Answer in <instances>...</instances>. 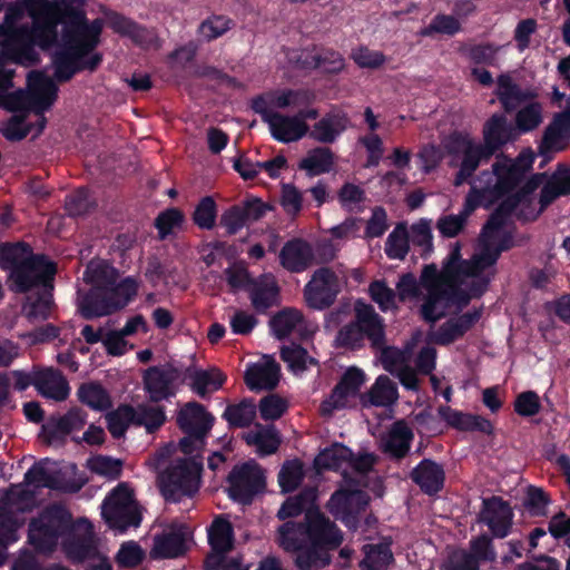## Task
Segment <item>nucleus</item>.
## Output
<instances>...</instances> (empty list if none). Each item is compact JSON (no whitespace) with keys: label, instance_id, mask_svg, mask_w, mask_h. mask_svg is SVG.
<instances>
[{"label":"nucleus","instance_id":"dca6fc26","mask_svg":"<svg viewBox=\"0 0 570 570\" xmlns=\"http://www.w3.org/2000/svg\"><path fill=\"white\" fill-rule=\"evenodd\" d=\"M368 502V495L361 490L341 489L331 497L328 509L347 528L355 529L357 517L365 510Z\"/></svg>","mask_w":570,"mask_h":570},{"label":"nucleus","instance_id":"bf43d9fd","mask_svg":"<svg viewBox=\"0 0 570 570\" xmlns=\"http://www.w3.org/2000/svg\"><path fill=\"white\" fill-rule=\"evenodd\" d=\"M216 204L209 196L204 197L196 206L193 219L194 223L202 229H212L216 223Z\"/></svg>","mask_w":570,"mask_h":570},{"label":"nucleus","instance_id":"c9c22d12","mask_svg":"<svg viewBox=\"0 0 570 570\" xmlns=\"http://www.w3.org/2000/svg\"><path fill=\"white\" fill-rule=\"evenodd\" d=\"M495 94L507 111L517 109L530 98V92L519 88L510 75L498 78Z\"/></svg>","mask_w":570,"mask_h":570},{"label":"nucleus","instance_id":"f3484780","mask_svg":"<svg viewBox=\"0 0 570 570\" xmlns=\"http://www.w3.org/2000/svg\"><path fill=\"white\" fill-rule=\"evenodd\" d=\"M364 382L363 371L356 367L347 368L331 395L321 404V413L331 416L335 411L346 407L350 401L358 394Z\"/></svg>","mask_w":570,"mask_h":570},{"label":"nucleus","instance_id":"680f3d73","mask_svg":"<svg viewBox=\"0 0 570 570\" xmlns=\"http://www.w3.org/2000/svg\"><path fill=\"white\" fill-rule=\"evenodd\" d=\"M49 462H39L36 463L24 475V481L29 485H33L36 488L47 487L53 488L56 485V480L52 475V471L48 466Z\"/></svg>","mask_w":570,"mask_h":570},{"label":"nucleus","instance_id":"3c124183","mask_svg":"<svg viewBox=\"0 0 570 570\" xmlns=\"http://www.w3.org/2000/svg\"><path fill=\"white\" fill-rule=\"evenodd\" d=\"M256 415V405L253 401L245 400L236 405H229L224 412V417L235 426L249 425Z\"/></svg>","mask_w":570,"mask_h":570},{"label":"nucleus","instance_id":"bb28decb","mask_svg":"<svg viewBox=\"0 0 570 570\" xmlns=\"http://www.w3.org/2000/svg\"><path fill=\"white\" fill-rule=\"evenodd\" d=\"M35 387L47 399L65 401L70 392L63 375L51 367L35 371Z\"/></svg>","mask_w":570,"mask_h":570},{"label":"nucleus","instance_id":"864d4df0","mask_svg":"<svg viewBox=\"0 0 570 570\" xmlns=\"http://www.w3.org/2000/svg\"><path fill=\"white\" fill-rule=\"evenodd\" d=\"M542 122V107L538 102H529L523 106L515 116V129L528 132L535 129Z\"/></svg>","mask_w":570,"mask_h":570},{"label":"nucleus","instance_id":"5fc2aeb1","mask_svg":"<svg viewBox=\"0 0 570 570\" xmlns=\"http://www.w3.org/2000/svg\"><path fill=\"white\" fill-rule=\"evenodd\" d=\"M282 360L287 363L288 367L294 373L305 371L309 365H314L315 360L309 356L306 350L298 345L286 346L282 350Z\"/></svg>","mask_w":570,"mask_h":570},{"label":"nucleus","instance_id":"c03bdc74","mask_svg":"<svg viewBox=\"0 0 570 570\" xmlns=\"http://www.w3.org/2000/svg\"><path fill=\"white\" fill-rule=\"evenodd\" d=\"M78 399L95 411H105L111 406L108 392L98 383H83L77 391Z\"/></svg>","mask_w":570,"mask_h":570},{"label":"nucleus","instance_id":"473e14b6","mask_svg":"<svg viewBox=\"0 0 570 570\" xmlns=\"http://www.w3.org/2000/svg\"><path fill=\"white\" fill-rule=\"evenodd\" d=\"M412 480L428 494L436 493L444 483V471L431 460L422 461L412 472Z\"/></svg>","mask_w":570,"mask_h":570},{"label":"nucleus","instance_id":"2f4dec72","mask_svg":"<svg viewBox=\"0 0 570 570\" xmlns=\"http://www.w3.org/2000/svg\"><path fill=\"white\" fill-rule=\"evenodd\" d=\"M479 311L468 312L454 318H450L433 334L432 340L436 344L448 345L460 338L480 318Z\"/></svg>","mask_w":570,"mask_h":570},{"label":"nucleus","instance_id":"393cba45","mask_svg":"<svg viewBox=\"0 0 570 570\" xmlns=\"http://www.w3.org/2000/svg\"><path fill=\"white\" fill-rule=\"evenodd\" d=\"M86 423V415L79 409L70 410L63 416L50 417L41 429V434L47 443L62 440L72 431L80 430Z\"/></svg>","mask_w":570,"mask_h":570},{"label":"nucleus","instance_id":"a18cd8bd","mask_svg":"<svg viewBox=\"0 0 570 570\" xmlns=\"http://www.w3.org/2000/svg\"><path fill=\"white\" fill-rule=\"evenodd\" d=\"M333 167V154L328 148L318 147L307 153L301 160L299 168L315 176L328 173Z\"/></svg>","mask_w":570,"mask_h":570},{"label":"nucleus","instance_id":"f257e3e1","mask_svg":"<svg viewBox=\"0 0 570 570\" xmlns=\"http://www.w3.org/2000/svg\"><path fill=\"white\" fill-rule=\"evenodd\" d=\"M539 187V212H542L557 198L570 194L569 169L560 166L549 177L546 174L533 175L520 191L504 199L484 226L470 259L462 258L461 247L455 244L441 271L435 265L423 268L420 284L425 291L421 307L424 320L435 322L451 305L465 306L471 299L479 298L487 292L501 252L510 246L503 227L504 216Z\"/></svg>","mask_w":570,"mask_h":570},{"label":"nucleus","instance_id":"6e6552de","mask_svg":"<svg viewBox=\"0 0 570 570\" xmlns=\"http://www.w3.org/2000/svg\"><path fill=\"white\" fill-rule=\"evenodd\" d=\"M0 266L9 272V287L17 293L47 286L56 273L55 265L43 256L33 255L26 244L0 245Z\"/></svg>","mask_w":570,"mask_h":570},{"label":"nucleus","instance_id":"aec40b11","mask_svg":"<svg viewBox=\"0 0 570 570\" xmlns=\"http://www.w3.org/2000/svg\"><path fill=\"white\" fill-rule=\"evenodd\" d=\"M307 101V95L295 90H276L266 92L252 102L254 111L262 118L282 115L279 109L301 107Z\"/></svg>","mask_w":570,"mask_h":570},{"label":"nucleus","instance_id":"6e6d98bb","mask_svg":"<svg viewBox=\"0 0 570 570\" xmlns=\"http://www.w3.org/2000/svg\"><path fill=\"white\" fill-rule=\"evenodd\" d=\"M368 293L382 312L396 308V294L384 281H374L370 284Z\"/></svg>","mask_w":570,"mask_h":570},{"label":"nucleus","instance_id":"5701e85b","mask_svg":"<svg viewBox=\"0 0 570 570\" xmlns=\"http://www.w3.org/2000/svg\"><path fill=\"white\" fill-rule=\"evenodd\" d=\"M188 533L183 525H170L154 535L149 556L153 559H171L186 551Z\"/></svg>","mask_w":570,"mask_h":570},{"label":"nucleus","instance_id":"4c0bfd02","mask_svg":"<svg viewBox=\"0 0 570 570\" xmlns=\"http://www.w3.org/2000/svg\"><path fill=\"white\" fill-rule=\"evenodd\" d=\"M278 287L274 277L265 275L250 284L249 296L257 311H265L276 304Z\"/></svg>","mask_w":570,"mask_h":570},{"label":"nucleus","instance_id":"72a5a7b5","mask_svg":"<svg viewBox=\"0 0 570 570\" xmlns=\"http://www.w3.org/2000/svg\"><path fill=\"white\" fill-rule=\"evenodd\" d=\"M21 493L19 485L13 487L8 495V501L0 504V544L7 546L18 539L17 530L20 527V522L17 519L13 507L14 497Z\"/></svg>","mask_w":570,"mask_h":570},{"label":"nucleus","instance_id":"1a4fd4ad","mask_svg":"<svg viewBox=\"0 0 570 570\" xmlns=\"http://www.w3.org/2000/svg\"><path fill=\"white\" fill-rule=\"evenodd\" d=\"M207 532L212 552L206 558V567L210 570H244L238 559L226 557L234 547V529L230 521L224 515H218Z\"/></svg>","mask_w":570,"mask_h":570},{"label":"nucleus","instance_id":"9d476101","mask_svg":"<svg viewBox=\"0 0 570 570\" xmlns=\"http://www.w3.org/2000/svg\"><path fill=\"white\" fill-rule=\"evenodd\" d=\"M161 492L167 500L178 501L199 488V466L187 459L174 461L160 476Z\"/></svg>","mask_w":570,"mask_h":570},{"label":"nucleus","instance_id":"e433bc0d","mask_svg":"<svg viewBox=\"0 0 570 570\" xmlns=\"http://www.w3.org/2000/svg\"><path fill=\"white\" fill-rule=\"evenodd\" d=\"M570 134V102L558 114L544 131L542 147L547 150H561L563 140Z\"/></svg>","mask_w":570,"mask_h":570},{"label":"nucleus","instance_id":"c85d7f7f","mask_svg":"<svg viewBox=\"0 0 570 570\" xmlns=\"http://www.w3.org/2000/svg\"><path fill=\"white\" fill-rule=\"evenodd\" d=\"M279 381V366L271 358L250 365L245 373V382L250 390H272Z\"/></svg>","mask_w":570,"mask_h":570},{"label":"nucleus","instance_id":"7ed1b4c3","mask_svg":"<svg viewBox=\"0 0 570 570\" xmlns=\"http://www.w3.org/2000/svg\"><path fill=\"white\" fill-rule=\"evenodd\" d=\"M62 538L63 550L75 561L91 559L87 570H112L107 557L96 552L92 527L87 520L71 522L60 507L46 509L29 525V542L39 551H51Z\"/></svg>","mask_w":570,"mask_h":570},{"label":"nucleus","instance_id":"20e7f679","mask_svg":"<svg viewBox=\"0 0 570 570\" xmlns=\"http://www.w3.org/2000/svg\"><path fill=\"white\" fill-rule=\"evenodd\" d=\"M343 534L334 522L320 512H308L303 522L288 521L277 530V543L294 552L299 570H321L331 561L330 552L341 546Z\"/></svg>","mask_w":570,"mask_h":570},{"label":"nucleus","instance_id":"ea45409f","mask_svg":"<svg viewBox=\"0 0 570 570\" xmlns=\"http://www.w3.org/2000/svg\"><path fill=\"white\" fill-rule=\"evenodd\" d=\"M244 438L247 444L255 446L261 455L276 452L281 444L279 434L273 426L256 424Z\"/></svg>","mask_w":570,"mask_h":570},{"label":"nucleus","instance_id":"4be33fe9","mask_svg":"<svg viewBox=\"0 0 570 570\" xmlns=\"http://www.w3.org/2000/svg\"><path fill=\"white\" fill-rule=\"evenodd\" d=\"M178 379L179 372L170 365L153 366L145 371V390L151 401L159 402L175 394Z\"/></svg>","mask_w":570,"mask_h":570},{"label":"nucleus","instance_id":"79ce46f5","mask_svg":"<svg viewBox=\"0 0 570 570\" xmlns=\"http://www.w3.org/2000/svg\"><path fill=\"white\" fill-rule=\"evenodd\" d=\"M397 397V387L386 375L379 376L366 394L368 403L374 406L392 405Z\"/></svg>","mask_w":570,"mask_h":570},{"label":"nucleus","instance_id":"9b49d317","mask_svg":"<svg viewBox=\"0 0 570 570\" xmlns=\"http://www.w3.org/2000/svg\"><path fill=\"white\" fill-rule=\"evenodd\" d=\"M102 517L110 528L120 531L140 523V512L132 498V491L126 485H118L104 501Z\"/></svg>","mask_w":570,"mask_h":570},{"label":"nucleus","instance_id":"423d86ee","mask_svg":"<svg viewBox=\"0 0 570 570\" xmlns=\"http://www.w3.org/2000/svg\"><path fill=\"white\" fill-rule=\"evenodd\" d=\"M533 155L521 153L515 159L499 156L493 170L484 171L473 183L466 197L465 208L458 215H446L438 220L436 227L445 237H454L464 226L468 215L483 200L492 202L513 190L531 168Z\"/></svg>","mask_w":570,"mask_h":570},{"label":"nucleus","instance_id":"b1692460","mask_svg":"<svg viewBox=\"0 0 570 570\" xmlns=\"http://www.w3.org/2000/svg\"><path fill=\"white\" fill-rule=\"evenodd\" d=\"M268 125L272 136L282 142H293L302 139L309 131L307 122L299 117L277 115L262 118Z\"/></svg>","mask_w":570,"mask_h":570},{"label":"nucleus","instance_id":"338daca9","mask_svg":"<svg viewBox=\"0 0 570 570\" xmlns=\"http://www.w3.org/2000/svg\"><path fill=\"white\" fill-rule=\"evenodd\" d=\"M314 498L313 491H306L299 495L287 499L277 512L281 520L299 515L307 502Z\"/></svg>","mask_w":570,"mask_h":570},{"label":"nucleus","instance_id":"8fccbe9b","mask_svg":"<svg viewBox=\"0 0 570 570\" xmlns=\"http://www.w3.org/2000/svg\"><path fill=\"white\" fill-rule=\"evenodd\" d=\"M365 558L361 562L362 570H386L393 556L386 546H365Z\"/></svg>","mask_w":570,"mask_h":570},{"label":"nucleus","instance_id":"0e129e2a","mask_svg":"<svg viewBox=\"0 0 570 570\" xmlns=\"http://www.w3.org/2000/svg\"><path fill=\"white\" fill-rule=\"evenodd\" d=\"M88 464L92 472L110 479L118 478L122 469L121 460L102 455L92 458Z\"/></svg>","mask_w":570,"mask_h":570},{"label":"nucleus","instance_id":"0eeeda50","mask_svg":"<svg viewBox=\"0 0 570 570\" xmlns=\"http://www.w3.org/2000/svg\"><path fill=\"white\" fill-rule=\"evenodd\" d=\"M7 59L12 60L7 52H0V106L10 111L48 110L57 99L58 88L53 80L41 71H30L27 78V89L6 94L12 87L13 71L7 68Z\"/></svg>","mask_w":570,"mask_h":570},{"label":"nucleus","instance_id":"052dcab7","mask_svg":"<svg viewBox=\"0 0 570 570\" xmlns=\"http://www.w3.org/2000/svg\"><path fill=\"white\" fill-rule=\"evenodd\" d=\"M288 403L277 394H269L259 401L258 410L261 417L265 421L279 419L287 410Z\"/></svg>","mask_w":570,"mask_h":570},{"label":"nucleus","instance_id":"412c9836","mask_svg":"<svg viewBox=\"0 0 570 570\" xmlns=\"http://www.w3.org/2000/svg\"><path fill=\"white\" fill-rule=\"evenodd\" d=\"M513 512L508 502L492 497L483 500L479 520L485 523L497 538H505L512 527Z\"/></svg>","mask_w":570,"mask_h":570},{"label":"nucleus","instance_id":"a878e982","mask_svg":"<svg viewBox=\"0 0 570 570\" xmlns=\"http://www.w3.org/2000/svg\"><path fill=\"white\" fill-rule=\"evenodd\" d=\"M314 261L312 246L303 239H292L287 242L281 253V265L292 272L299 273L307 269Z\"/></svg>","mask_w":570,"mask_h":570},{"label":"nucleus","instance_id":"09e8293b","mask_svg":"<svg viewBox=\"0 0 570 570\" xmlns=\"http://www.w3.org/2000/svg\"><path fill=\"white\" fill-rule=\"evenodd\" d=\"M135 424L142 425L151 433L159 429L166 421V415L161 406L139 405L134 407Z\"/></svg>","mask_w":570,"mask_h":570},{"label":"nucleus","instance_id":"4d7b16f0","mask_svg":"<svg viewBox=\"0 0 570 570\" xmlns=\"http://www.w3.org/2000/svg\"><path fill=\"white\" fill-rule=\"evenodd\" d=\"M303 476V464L297 460L288 461L278 473V483L283 492H292L301 484Z\"/></svg>","mask_w":570,"mask_h":570},{"label":"nucleus","instance_id":"2eb2a0df","mask_svg":"<svg viewBox=\"0 0 570 570\" xmlns=\"http://www.w3.org/2000/svg\"><path fill=\"white\" fill-rule=\"evenodd\" d=\"M214 417L205 411V407L196 402L187 403L177 415V423L189 436L184 438L179 445L184 453L191 452L193 438L203 443V439L212 429Z\"/></svg>","mask_w":570,"mask_h":570},{"label":"nucleus","instance_id":"f704fd0d","mask_svg":"<svg viewBox=\"0 0 570 570\" xmlns=\"http://www.w3.org/2000/svg\"><path fill=\"white\" fill-rule=\"evenodd\" d=\"M43 112L37 114L38 120L36 126L26 124V117L11 116L8 120L0 122V132L2 136L10 141L22 140L29 132L36 128L35 136H39L46 127L47 119L42 115Z\"/></svg>","mask_w":570,"mask_h":570},{"label":"nucleus","instance_id":"4468645a","mask_svg":"<svg viewBox=\"0 0 570 570\" xmlns=\"http://www.w3.org/2000/svg\"><path fill=\"white\" fill-rule=\"evenodd\" d=\"M340 291L338 276L330 268L323 267L315 271L305 285L304 297L309 307L323 309L334 303Z\"/></svg>","mask_w":570,"mask_h":570},{"label":"nucleus","instance_id":"cd10ccee","mask_svg":"<svg viewBox=\"0 0 570 570\" xmlns=\"http://www.w3.org/2000/svg\"><path fill=\"white\" fill-rule=\"evenodd\" d=\"M348 122L346 114L333 110L314 124L309 136L318 142L332 144L346 130Z\"/></svg>","mask_w":570,"mask_h":570},{"label":"nucleus","instance_id":"58836bf2","mask_svg":"<svg viewBox=\"0 0 570 570\" xmlns=\"http://www.w3.org/2000/svg\"><path fill=\"white\" fill-rule=\"evenodd\" d=\"M352 460V452L342 444H334L325 449L315 458V466L318 470H341L344 478L347 476L348 462Z\"/></svg>","mask_w":570,"mask_h":570},{"label":"nucleus","instance_id":"39448f33","mask_svg":"<svg viewBox=\"0 0 570 570\" xmlns=\"http://www.w3.org/2000/svg\"><path fill=\"white\" fill-rule=\"evenodd\" d=\"M52 17L49 0H17L7 7L0 24V46L13 62L22 66L38 62L35 45L42 48L47 23Z\"/></svg>","mask_w":570,"mask_h":570},{"label":"nucleus","instance_id":"49530a36","mask_svg":"<svg viewBox=\"0 0 570 570\" xmlns=\"http://www.w3.org/2000/svg\"><path fill=\"white\" fill-rule=\"evenodd\" d=\"M191 387L202 397L220 389L225 381L224 374L217 368L195 371L191 375Z\"/></svg>","mask_w":570,"mask_h":570},{"label":"nucleus","instance_id":"f03ea898","mask_svg":"<svg viewBox=\"0 0 570 570\" xmlns=\"http://www.w3.org/2000/svg\"><path fill=\"white\" fill-rule=\"evenodd\" d=\"M86 0H51L52 18L43 35L42 49L58 43V26L62 23L60 50L53 57L55 78L69 80L80 70L94 71L102 57L96 51L104 28L101 19L88 21Z\"/></svg>","mask_w":570,"mask_h":570},{"label":"nucleus","instance_id":"a19ab883","mask_svg":"<svg viewBox=\"0 0 570 570\" xmlns=\"http://www.w3.org/2000/svg\"><path fill=\"white\" fill-rule=\"evenodd\" d=\"M356 318L360 332L366 333L374 345H380L383 340V323L374 308L368 304L357 303Z\"/></svg>","mask_w":570,"mask_h":570},{"label":"nucleus","instance_id":"de8ad7c7","mask_svg":"<svg viewBox=\"0 0 570 570\" xmlns=\"http://www.w3.org/2000/svg\"><path fill=\"white\" fill-rule=\"evenodd\" d=\"M108 430L114 438H121L128 426L135 424V412L130 405H121L106 415Z\"/></svg>","mask_w":570,"mask_h":570},{"label":"nucleus","instance_id":"ddd939ff","mask_svg":"<svg viewBox=\"0 0 570 570\" xmlns=\"http://www.w3.org/2000/svg\"><path fill=\"white\" fill-rule=\"evenodd\" d=\"M118 279L117 271L105 261H91L83 273V281L91 286L90 291L78 298V307L83 315L85 303H100L109 295L112 285Z\"/></svg>","mask_w":570,"mask_h":570},{"label":"nucleus","instance_id":"6ab92c4d","mask_svg":"<svg viewBox=\"0 0 570 570\" xmlns=\"http://www.w3.org/2000/svg\"><path fill=\"white\" fill-rule=\"evenodd\" d=\"M451 151L462 157L460 170L454 180L456 186L468 180L482 160H488L492 156L482 144L462 136H456L452 139Z\"/></svg>","mask_w":570,"mask_h":570},{"label":"nucleus","instance_id":"603ef678","mask_svg":"<svg viewBox=\"0 0 570 570\" xmlns=\"http://www.w3.org/2000/svg\"><path fill=\"white\" fill-rule=\"evenodd\" d=\"M385 252L393 259H403L405 257L409 252V233L405 225H397L389 235Z\"/></svg>","mask_w":570,"mask_h":570},{"label":"nucleus","instance_id":"c756f323","mask_svg":"<svg viewBox=\"0 0 570 570\" xmlns=\"http://www.w3.org/2000/svg\"><path fill=\"white\" fill-rule=\"evenodd\" d=\"M413 436L411 428L404 421H397L382 436L381 449L394 458H403L410 450Z\"/></svg>","mask_w":570,"mask_h":570},{"label":"nucleus","instance_id":"774afa93","mask_svg":"<svg viewBox=\"0 0 570 570\" xmlns=\"http://www.w3.org/2000/svg\"><path fill=\"white\" fill-rule=\"evenodd\" d=\"M95 206L88 190L79 189L66 199V210L70 216H81Z\"/></svg>","mask_w":570,"mask_h":570},{"label":"nucleus","instance_id":"e2e57ef3","mask_svg":"<svg viewBox=\"0 0 570 570\" xmlns=\"http://www.w3.org/2000/svg\"><path fill=\"white\" fill-rule=\"evenodd\" d=\"M232 28V20L224 16H213L202 22L199 35L206 40H213Z\"/></svg>","mask_w":570,"mask_h":570},{"label":"nucleus","instance_id":"f8f14e48","mask_svg":"<svg viewBox=\"0 0 570 570\" xmlns=\"http://www.w3.org/2000/svg\"><path fill=\"white\" fill-rule=\"evenodd\" d=\"M264 488L265 475L255 461L234 466L228 475V495L239 503H249Z\"/></svg>","mask_w":570,"mask_h":570},{"label":"nucleus","instance_id":"a211bd4d","mask_svg":"<svg viewBox=\"0 0 570 570\" xmlns=\"http://www.w3.org/2000/svg\"><path fill=\"white\" fill-rule=\"evenodd\" d=\"M137 289L138 283L136 279L127 277L120 283H118L117 279L115 285H112L109 295L102 297L100 303H85L83 317H100L122 308L137 294Z\"/></svg>","mask_w":570,"mask_h":570},{"label":"nucleus","instance_id":"13d9d810","mask_svg":"<svg viewBox=\"0 0 570 570\" xmlns=\"http://www.w3.org/2000/svg\"><path fill=\"white\" fill-rule=\"evenodd\" d=\"M145 558V551L135 541H127L120 546L115 560L118 567L124 569H132L138 567Z\"/></svg>","mask_w":570,"mask_h":570},{"label":"nucleus","instance_id":"37998d69","mask_svg":"<svg viewBox=\"0 0 570 570\" xmlns=\"http://www.w3.org/2000/svg\"><path fill=\"white\" fill-rule=\"evenodd\" d=\"M271 326L278 338L286 337L295 331L302 334L303 328L307 327L301 312L291 308L277 313L272 318Z\"/></svg>","mask_w":570,"mask_h":570},{"label":"nucleus","instance_id":"7c9ffc66","mask_svg":"<svg viewBox=\"0 0 570 570\" xmlns=\"http://www.w3.org/2000/svg\"><path fill=\"white\" fill-rule=\"evenodd\" d=\"M484 144L492 155L502 145L514 140L518 136L517 129L507 122L504 116L493 115L483 128Z\"/></svg>","mask_w":570,"mask_h":570},{"label":"nucleus","instance_id":"69168bd1","mask_svg":"<svg viewBox=\"0 0 570 570\" xmlns=\"http://www.w3.org/2000/svg\"><path fill=\"white\" fill-rule=\"evenodd\" d=\"M461 30L460 20L453 14H436L424 35H431L432 32L453 36Z\"/></svg>","mask_w":570,"mask_h":570}]
</instances>
